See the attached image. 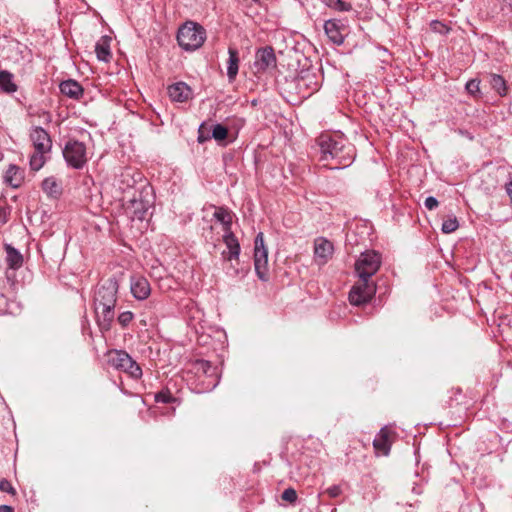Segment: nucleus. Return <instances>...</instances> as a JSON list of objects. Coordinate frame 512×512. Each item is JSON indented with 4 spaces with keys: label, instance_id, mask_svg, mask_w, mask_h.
<instances>
[{
    "label": "nucleus",
    "instance_id": "1",
    "mask_svg": "<svg viewBox=\"0 0 512 512\" xmlns=\"http://www.w3.org/2000/svg\"><path fill=\"white\" fill-rule=\"evenodd\" d=\"M119 284L115 278L101 282L94 295L97 324L102 332L109 331L114 321Z\"/></svg>",
    "mask_w": 512,
    "mask_h": 512
},
{
    "label": "nucleus",
    "instance_id": "2",
    "mask_svg": "<svg viewBox=\"0 0 512 512\" xmlns=\"http://www.w3.org/2000/svg\"><path fill=\"white\" fill-rule=\"evenodd\" d=\"M318 145L322 154L321 160H335L338 164L336 168L348 167L354 160V147L342 136L322 134L318 138Z\"/></svg>",
    "mask_w": 512,
    "mask_h": 512
},
{
    "label": "nucleus",
    "instance_id": "3",
    "mask_svg": "<svg viewBox=\"0 0 512 512\" xmlns=\"http://www.w3.org/2000/svg\"><path fill=\"white\" fill-rule=\"evenodd\" d=\"M206 33L203 27L193 22H187L179 28L177 40L186 51H193L201 47L205 41Z\"/></svg>",
    "mask_w": 512,
    "mask_h": 512
},
{
    "label": "nucleus",
    "instance_id": "4",
    "mask_svg": "<svg viewBox=\"0 0 512 512\" xmlns=\"http://www.w3.org/2000/svg\"><path fill=\"white\" fill-rule=\"evenodd\" d=\"M254 268L261 281L269 280L268 250L264 244L262 232H259L254 240Z\"/></svg>",
    "mask_w": 512,
    "mask_h": 512
},
{
    "label": "nucleus",
    "instance_id": "5",
    "mask_svg": "<svg viewBox=\"0 0 512 512\" xmlns=\"http://www.w3.org/2000/svg\"><path fill=\"white\" fill-rule=\"evenodd\" d=\"M63 157L69 167L82 169L88 161L85 144L77 140L68 141L63 149Z\"/></svg>",
    "mask_w": 512,
    "mask_h": 512
},
{
    "label": "nucleus",
    "instance_id": "6",
    "mask_svg": "<svg viewBox=\"0 0 512 512\" xmlns=\"http://www.w3.org/2000/svg\"><path fill=\"white\" fill-rule=\"evenodd\" d=\"M109 363L117 370L127 373L130 377L138 379L142 370L136 361L123 350H115L109 354Z\"/></svg>",
    "mask_w": 512,
    "mask_h": 512
},
{
    "label": "nucleus",
    "instance_id": "7",
    "mask_svg": "<svg viewBox=\"0 0 512 512\" xmlns=\"http://www.w3.org/2000/svg\"><path fill=\"white\" fill-rule=\"evenodd\" d=\"M381 256L376 251L370 250L361 253L355 263V271L359 278L371 280V277L379 270Z\"/></svg>",
    "mask_w": 512,
    "mask_h": 512
},
{
    "label": "nucleus",
    "instance_id": "8",
    "mask_svg": "<svg viewBox=\"0 0 512 512\" xmlns=\"http://www.w3.org/2000/svg\"><path fill=\"white\" fill-rule=\"evenodd\" d=\"M376 293V284L366 278H359L349 293L352 305L359 306L368 303Z\"/></svg>",
    "mask_w": 512,
    "mask_h": 512
},
{
    "label": "nucleus",
    "instance_id": "9",
    "mask_svg": "<svg viewBox=\"0 0 512 512\" xmlns=\"http://www.w3.org/2000/svg\"><path fill=\"white\" fill-rule=\"evenodd\" d=\"M130 291L139 301L146 300L151 294V286L147 278L142 275H133L130 278Z\"/></svg>",
    "mask_w": 512,
    "mask_h": 512
},
{
    "label": "nucleus",
    "instance_id": "10",
    "mask_svg": "<svg viewBox=\"0 0 512 512\" xmlns=\"http://www.w3.org/2000/svg\"><path fill=\"white\" fill-rule=\"evenodd\" d=\"M223 241L226 245V249L222 252L223 260L226 262H238L240 256V244L235 235L231 231L225 232Z\"/></svg>",
    "mask_w": 512,
    "mask_h": 512
},
{
    "label": "nucleus",
    "instance_id": "11",
    "mask_svg": "<svg viewBox=\"0 0 512 512\" xmlns=\"http://www.w3.org/2000/svg\"><path fill=\"white\" fill-rule=\"evenodd\" d=\"M276 66V57L274 51L270 47H266L257 51L255 56L254 67L258 72L265 71Z\"/></svg>",
    "mask_w": 512,
    "mask_h": 512
},
{
    "label": "nucleus",
    "instance_id": "12",
    "mask_svg": "<svg viewBox=\"0 0 512 512\" xmlns=\"http://www.w3.org/2000/svg\"><path fill=\"white\" fill-rule=\"evenodd\" d=\"M30 138L37 152H49L52 142L49 134L41 127H35L30 133Z\"/></svg>",
    "mask_w": 512,
    "mask_h": 512
},
{
    "label": "nucleus",
    "instance_id": "13",
    "mask_svg": "<svg viewBox=\"0 0 512 512\" xmlns=\"http://www.w3.org/2000/svg\"><path fill=\"white\" fill-rule=\"evenodd\" d=\"M333 250V244L330 241L324 238L316 239L314 243L315 261L319 265H324L332 256Z\"/></svg>",
    "mask_w": 512,
    "mask_h": 512
},
{
    "label": "nucleus",
    "instance_id": "14",
    "mask_svg": "<svg viewBox=\"0 0 512 512\" xmlns=\"http://www.w3.org/2000/svg\"><path fill=\"white\" fill-rule=\"evenodd\" d=\"M392 432L388 427H383L373 441V446L377 453L387 456L390 452L392 443Z\"/></svg>",
    "mask_w": 512,
    "mask_h": 512
},
{
    "label": "nucleus",
    "instance_id": "15",
    "mask_svg": "<svg viewBox=\"0 0 512 512\" xmlns=\"http://www.w3.org/2000/svg\"><path fill=\"white\" fill-rule=\"evenodd\" d=\"M344 25L340 23L339 20L330 19L327 20L324 24V30L328 38L336 45H341L344 42V37L342 35V29Z\"/></svg>",
    "mask_w": 512,
    "mask_h": 512
},
{
    "label": "nucleus",
    "instance_id": "16",
    "mask_svg": "<svg viewBox=\"0 0 512 512\" xmlns=\"http://www.w3.org/2000/svg\"><path fill=\"white\" fill-rule=\"evenodd\" d=\"M168 94L172 101L185 102L191 96V89L186 83L177 82L168 87Z\"/></svg>",
    "mask_w": 512,
    "mask_h": 512
},
{
    "label": "nucleus",
    "instance_id": "17",
    "mask_svg": "<svg viewBox=\"0 0 512 512\" xmlns=\"http://www.w3.org/2000/svg\"><path fill=\"white\" fill-rule=\"evenodd\" d=\"M4 181L12 188H19L24 181V172L16 165H9L4 175Z\"/></svg>",
    "mask_w": 512,
    "mask_h": 512
},
{
    "label": "nucleus",
    "instance_id": "18",
    "mask_svg": "<svg viewBox=\"0 0 512 512\" xmlns=\"http://www.w3.org/2000/svg\"><path fill=\"white\" fill-rule=\"evenodd\" d=\"M59 87L61 93L71 99H79L83 94L82 86L72 79L61 82Z\"/></svg>",
    "mask_w": 512,
    "mask_h": 512
},
{
    "label": "nucleus",
    "instance_id": "19",
    "mask_svg": "<svg viewBox=\"0 0 512 512\" xmlns=\"http://www.w3.org/2000/svg\"><path fill=\"white\" fill-rule=\"evenodd\" d=\"M4 249L8 267L14 270L19 269L23 265L22 254L10 244H5Z\"/></svg>",
    "mask_w": 512,
    "mask_h": 512
},
{
    "label": "nucleus",
    "instance_id": "20",
    "mask_svg": "<svg viewBox=\"0 0 512 512\" xmlns=\"http://www.w3.org/2000/svg\"><path fill=\"white\" fill-rule=\"evenodd\" d=\"M111 38L102 36L95 45V53L100 61L108 62L111 58L110 51Z\"/></svg>",
    "mask_w": 512,
    "mask_h": 512
},
{
    "label": "nucleus",
    "instance_id": "21",
    "mask_svg": "<svg viewBox=\"0 0 512 512\" xmlns=\"http://www.w3.org/2000/svg\"><path fill=\"white\" fill-rule=\"evenodd\" d=\"M228 54H229V58H228V62H227V76L230 81H233L238 74L239 56H238V51L232 47H229Z\"/></svg>",
    "mask_w": 512,
    "mask_h": 512
},
{
    "label": "nucleus",
    "instance_id": "22",
    "mask_svg": "<svg viewBox=\"0 0 512 512\" xmlns=\"http://www.w3.org/2000/svg\"><path fill=\"white\" fill-rule=\"evenodd\" d=\"M13 74L6 71H0V90L4 93L11 94L17 91V85L13 81Z\"/></svg>",
    "mask_w": 512,
    "mask_h": 512
},
{
    "label": "nucleus",
    "instance_id": "23",
    "mask_svg": "<svg viewBox=\"0 0 512 512\" xmlns=\"http://www.w3.org/2000/svg\"><path fill=\"white\" fill-rule=\"evenodd\" d=\"M43 191L50 197H57L61 193L60 184L54 177H47L42 182Z\"/></svg>",
    "mask_w": 512,
    "mask_h": 512
},
{
    "label": "nucleus",
    "instance_id": "24",
    "mask_svg": "<svg viewBox=\"0 0 512 512\" xmlns=\"http://www.w3.org/2000/svg\"><path fill=\"white\" fill-rule=\"evenodd\" d=\"M130 208L133 210L134 217L142 220L144 218V215L148 209L149 202L144 201L141 198H133L130 201Z\"/></svg>",
    "mask_w": 512,
    "mask_h": 512
},
{
    "label": "nucleus",
    "instance_id": "25",
    "mask_svg": "<svg viewBox=\"0 0 512 512\" xmlns=\"http://www.w3.org/2000/svg\"><path fill=\"white\" fill-rule=\"evenodd\" d=\"M490 84L492 88L500 95H506V82L504 78L498 74L491 75Z\"/></svg>",
    "mask_w": 512,
    "mask_h": 512
},
{
    "label": "nucleus",
    "instance_id": "26",
    "mask_svg": "<svg viewBox=\"0 0 512 512\" xmlns=\"http://www.w3.org/2000/svg\"><path fill=\"white\" fill-rule=\"evenodd\" d=\"M323 3L327 7L339 12H347L352 9V5L343 0H323Z\"/></svg>",
    "mask_w": 512,
    "mask_h": 512
},
{
    "label": "nucleus",
    "instance_id": "27",
    "mask_svg": "<svg viewBox=\"0 0 512 512\" xmlns=\"http://www.w3.org/2000/svg\"><path fill=\"white\" fill-rule=\"evenodd\" d=\"M229 263V267L227 268V274L231 275V276H234V277H237V276H240V277H244L248 271H249V267L248 266H241L239 267V261H232V262H228Z\"/></svg>",
    "mask_w": 512,
    "mask_h": 512
},
{
    "label": "nucleus",
    "instance_id": "28",
    "mask_svg": "<svg viewBox=\"0 0 512 512\" xmlns=\"http://www.w3.org/2000/svg\"><path fill=\"white\" fill-rule=\"evenodd\" d=\"M215 218L224 225L225 232L230 231L232 218L229 212L225 209H219L214 213Z\"/></svg>",
    "mask_w": 512,
    "mask_h": 512
},
{
    "label": "nucleus",
    "instance_id": "29",
    "mask_svg": "<svg viewBox=\"0 0 512 512\" xmlns=\"http://www.w3.org/2000/svg\"><path fill=\"white\" fill-rule=\"evenodd\" d=\"M46 152H37L30 157V168L34 171L40 170L45 164L44 154Z\"/></svg>",
    "mask_w": 512,
    "mask_h": 512
},
{
    "label": "nucleus",
    "instance_id": "30",
    "mask_svg": "<svg viewBox=\"0 0 512 512\" xmlns=\"http://www.w3.org/2000/svg\"><path fill=\"white\" fill-rule=\"evenodd\" d=\"M228 130L225 126L217 124L212 129V137L217 141H223L227 138Z\"/></svg>",
    "mask_w": 512,
    "mask_h": 512
},
{
    "label": "nucleus",
    "instance_id": "31",
    "mask_svg": "<svg viewBox=\"0 0 512 512\" xmlns=\"http://www.w3.org/2000/svg\"><path fill=\"white\" fill-rule=\"evenodd\" d=\"M458 226H459V224H458L457 218L453 217V218H449V219L445 220L442 223L441 230L443 233L449 234V233L454 232L458 228Z\"/></svg>",
    "mask_w": 512,
    "mask_h": 512
},
{
    "label": "nucleus",
    "instance_id": "32",
    "mask_svg": "<svg viewBox=\"0 0 512 512\" xmlns=\"http://www.w3.org/2000/svg\"><path fill=\"white\" fill-rule=\"evenodd\" d=\"M467 92L472 96H477L480 93V81L472 79L466 84Z\"/></svg>",
    "mask_w": 512,
    "mask_h": 512
},
{
    "label": "nucleus",
    "instance_id": "33",
    "mask_svg": "<svg viewBox=\"0 0 512 512\" xmlns=\"http://www.w3.org/2000/svg\"><path fill=\"white\" fill-rule=\"evenodd\" d=\"M134 314L131 311H124L119 314L118 322L122 327H126L133 320Z\"/></svg>",
    "mask_w": 512,
    "mask_h": 512
},
{
    "label": "nucleus",
    "instance_id": "34",
    "mask_svg": "<svg viewBox=\"0 0 512 512\" xmlns=\"http://www.w3.org/2000/svg\"><path fill=\"white\" fill-rule=\"evenodd\" d=\"M281 497L284 501H287L289 503H295L297 500V492L295 489L289 487L283 491Z\"/></svg>",
    "mask_w": 512,
    "mask_h": 512
},
{
    "label": "nucleus",
    "instance_id": "35",
    "mask_svg": "<svg viewBox=\"0 0 512 512\" xmlns=\"http://www.w3.org/2000/svg\"><path fill=\"white\" fill-rule=\"evenodd\" d=\"M155 400H156V402H161V403H171V402L175 401V398L171 395L170 392L162 391L155 395Z\"/></svg>",
    "mask_w": 512,
    "mask_h": 512
},
{
    "label": "nucleus",
    "instance_id": "36",
    "mask_svg": "<svg viewBox=\"0 0 512 512\" xmlns=\"http://www.w3.org/2000/svg\"><path fill=\"white\" fill-rule=\"evenodd\" d=\"M0 490L3 491V492L10 493L12 495H14L16 493L15 489L11 485L10 481H8L5 478H1L0 479Z\"/></svg>",
    "mask_w": 512,
    "mask_h": 512
},
{
    "label": "nucleus",
    "instance_id": "37",
    "mask_svg": "<svg viewBox=\"0 0 512 512\" xmlns=\"http://www.w3.org/2000/svg\"><path fill=\"white\" fill-rule=\"evenodd\" d=\"M324 494H327L330 498H336L340 496L342 493L341 487L339 485H333L328 487L324 492Z\"/></svg>",
    "mask_w": 512,
    "mask_h": 512
},
{
    "label": "nucleus",
    "instance_id": "38",
    "mask_svg": "<svg viewBox=\"0 0 512 512\" xmlns=\"http://www.w3.org/2000/svg\"><path fill=\"white\" fill-rule=\"evenodd\" d=\"M438 200L435 198V197H427L425 199V202H424V205L425 207L428 209V210H433L435 209L436 207H438Z\"/></svg>",
    "mask_w": 512,
    "mask_h": 512
},
{
    "label": "nucleus",
    "instance_id": "39",
    "mask_svg": "<svg viewBox=\"0 0 512 512\" xmlns=\"http://www.w3.org/2000/svg\"><path fill=\"white\" fill-rule=\"evenodd\" d=\"M505 189L512 205V174L509 175V181L505 184Z\"/></svg>",
    "mask_w": 512,
    "mask_h": 512
},
{
    "label": "nucleus",
    "instance_id": "40",
    "mask_svg": "<svg viewBox=\"0 0 512 512\" xmlns=\"http://www.w3.org/2000/svg\"><path fill=\"white\" fill-rule=\"evenodd\" d=\"M8 221V213L5 209H0V222L6 223Z\"/></svg>",
    "mask_w": 512,
    "mask_h": 512
},
{
    "label": "nucleus",
    "instance_id": "41",
    "mask_svg": "<svg viewBox=\"0 0 512 512\" xmlns=\"http://www.w3.org/2000/svg\"><path fill=\"white\" fill-rule=\"evenodd\" d=\"M0 512H14L13 508L8 505H1Z\"/></svg>",
    "mask_w": 512,
    "mask_h": 512
},
{
    "label": "nucleus",
    "instance_id": "42",
    "mask_svg": "<svg viewBox=\"0 0 512 512\" xmlns=\"http://www.w3.org/2000/svg\"><path fill=\"white\" fill-rule=\"evenodd\" d=\"M262 1L263 0H244V2H246L247 4H252V3H256V4H259V5H262Z\"/></svg>",
    "mask_w": 512,
    "mask_h": 512
},
{
    "label": "nucleus",
    "instance_id": "43",
    "mask_svg": "<svg viewBox=\"0 0 512 512\" xmlns=\"http://www.w3.org/2000/svg\"><path fill=\"white\" fill-rule=\"evenodd\" d=\"M200 135L198 136V141L200 143L204 142L207 138L202 135L201 129L199 130Z\"/></svg>",
    "mask_w": 512,
    "mask_h": 512
},
{
    "label": "nucleus",
    "instance_id": "44",
    "mask_svg": "<svg viewBox=\"0 0 512 512\" xmlns=\"http://www.w3.org/2000/svg\"><path fill=\"white\" fill-rule=\"evenodd\" d=\"M302 82H303V84H304L305 86H309L308 84H306V83L304 82V77H302V78H301V80L299 81V86H301V83H302Z\"/></svg>",
    "mask_w": 512,
    "mask_h": 512
},
{
    "label": "nucleus",
    "instance_id": "45",
    "mask_svg": "<svg viewBox=\"0 0 512 512\" xmlns=\"http://www.w3.org/2000/svg\"><path fill=\"white\" fill-rule=\"evenodd\" d=\"M312 90H317V82L314 83V86L312 87Z\"/></svg>",
    "mask_w": 512,
    "mask_h": 512
},
{
    "label": "nucleus",
    "instance_id": "46",
    "mask_svg": "<svg viewBox=\"0 0 512 512\" xmlns=\"http://www.w3.org/2000/svg\"><path fill=\"white\" fill-rule=\"evenodd\" d=\"M501 4H506L507 0H498Z\"/></svg>",
    "mask_w": 512,
    "mask_h": 512
}]
</instances>
